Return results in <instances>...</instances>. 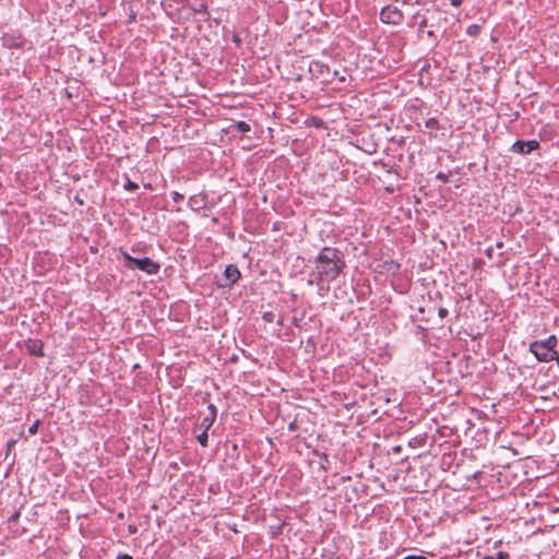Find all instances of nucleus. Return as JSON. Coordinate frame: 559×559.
<instances>
[{"label": "nucleus", "instance_id": "obj_27", "mask_svg": "<svg viewBox=\"0 0 559 559\" xmlns=\"http://www.w3.org/2000/svg\"><path fill=\"white\" fill-rule=\"evenodd\" d=\"M323 124L322 120L321 119H314V126L316 127H321Z\"/></svg>", "mask_w": 559, "mask_h": 559}, {"label": "nucleus", "instance_id": "obj_35", "mask_svg": "<svg viewBox=\"0 0 559 559\" xmlns=\"http://www.w3.org/2000/svg\"><path fill=\"white\" fill-rule=\"evenodd\" d=\"M202 9H204V5H201V8H199V12H202Z\"/></svg>", "mask_w": 559, "mask_h": 559}, {"label": "nucleus", "instance_id": "obj_26", "mask_svg": "<svg viewBox=\"0 0 559 559\" xmlns=\"http://www.w3.org/2000/svg\"><path fill=\"white\" fill-rule=\"evenodd\" d=\"M296 427H297L296 421H293V423H290V424L288 425V429H289L290 431H294V430L296 429Z\"/></svg>", "mask_w": 559, "mask_h": 559}, {"label": "nucleus", "instance_id": "obj_37", "mask_svg": "<svg viewBox=\"0 0 559 559\" xmlns=\"http://www.w3.org/2000/svg\"><path fill=\"white\" fill-rule=\"evenodd\" d=\"M202 9H204V5H201V8H199V12H202Z\"/></svg>", "mask_w": 559, "mask_h": 559}, {"label": "nucleus", "instance_id": "obj_13", "mask_svg": "<svg viewBox=\"0 0 559 559\" xmlns=\"http://www.w3.org/2000/svg\"><path fill=\"white\" fill-rule=\"evenodd\" d=\"M189 205L191 206V209L193 210H199L202 207V204L200 203L199 201V197L198 195H192L190 197L189 199Z\"/></svg>", "mask_w": 559, "mask_h": 559}, {"label": "nucleus", "instance_id": "obj_28", "mask_svg": "<svg viewBox=\"0 0 559 559\" xmlns=\"http://www.w3.org/2000/svg\"><path fill=\"white\" fill-rule=\"evenodd\" d=\"M264 319L267 321H272V313H265Z\"/></svg>", "mask_w": 559, "mask_h": 559}, {"label": "nucleus", "instance_id": "obj_18", "mask_svg": "<svg viewBox=\"0 0 559 559\" xmlns=\"http://www.w3.org/2000/svg\"><path fill=\"white\" fill-rule=\"evenodd\" d=\"M171 199H173L174 202L179 203V202L183 201L185 197H183V194H181V193H179L177 191H173L171 192Z\"/></svg>", "mask_w": 559, "mask_h": 559}, {"label": "nucleus", "instance_id": "obj_11", "mask_svg": "<svg viewBox=\"0 0 559 559\" xmlns=\"http://www.w3.org/2000/svg\"><path fill=\"white\" fill-rule=\"evenodd\" d=\"M540 342L550 347V349H556L558 345V338L556 335H550L546 340H540Z\"/></svg>", "mask_w": 559, "mask_h": 559}, {"label": "nucleus", "instance_id": "obj_21", "mask_svg": "<svg viewBox=\"0 0 559 559\" xmlns=\"http://www.w3.org/2000/svg\"><path fill=\"white\" fill-rule=\"evenodd\" d=\"M495 559H509V555L507 552L500 551L497 554Z\"/></svg>", "mask_w": 559, "mask_h": 559}, {"label": "nucleus", "instance_id": "obj_19", "mask_svg": "<svg viewBox=\"0 0 559 559\" xmlns=\"http://www.w3.org/2000/svg\"><path fill=\"white\" fill-rule=\"evenodd\" d=\"M38 425H39V423H38V421L34 423V424L28 428V432H29L31 435H35V433L37 432Z\"/></svg>", "mask_w": 559, "mask_h": 559}, {"label": "nucleus", "instance_id": "obj_24", "mask_svg": "<svg viewBox=\"0 0 559 559\" xmlns=\"http://www.w3.org/2000/svg\"><path fill=\"white\" fill-rule=\"evenodd\" d=\"M116 559H133V558L128 554H123V555H119Z\"/></svg>", "mask_w": 559, "mask_h": 559}, {"label": "nucleus", "instance_id": "obj_4", "mask_svg": "<svg viewBox=\"0 0 559 559\" xmlns=\"http://www.w3.org/2000/svg\"><path fill=\"white\" fill-rule=\"evenodd\" d=\"M404 15L396 7H384L380 12V20L386 24L397 25L402 23Z\"/></svg>", "mask_w": 559, "mask_h": 559}, {"label": "nucleus", "instance_id": "obj_16", "mask_svg": "<svg viewBox=\"0 0 559 559\" xmlns=\"http://www.w3.org/2000/svg\"><path fill=\"white\" fill-rule=\"evenodd\" d=\"M321 74H326V76H333V79L337 78L340 82H345L346 76L342 75L338 78L340 72H320Z\"/></svg>", "mask_w": 559, "mask_h": 559}, {"label": "nucleus", "instance_id": "obj_7", "mask_svg": "<svg viewBox=\"0 0 559 559\" xmlns=\"http://www.w3.org/2000/svg\"><path fill=\"white\" fill-rule=\"evenodd\" d=\"M224 276L227 281L225 286H231L240 278V271L235 264H229L225 269Z\"/></svg>", "mask_w": 559, "mask_h": 559}, {"label": "nucleus", "instance_id": "obj_14", "mask_svg": "<svg viewBox=\"0 0 559 559\" xmlns=\"http://www.w3.org/2000/svg\"><path fill=\"white\" fill-rule=\"evenodd\" d=\"M466 33L469 35V36H477L479 33H480V26L477 25V24H472L467 27V31Z\"/></svg>", "mask_w": 559, "mask_h": 559}, {"label": "nucleus", "instance_id": "obj_32", "mask_svg": "<svg viewBox=\"0 0 559 559\" xmlns=\"http://www.w3.org/2000/svg\"><path fill=\"white\" fill-rule=\"evenodd\" d=\"M234 40L239 44L240 39L237 36H234Z\"/></svg>", "mask_w": 559, "mask_h": 559}, {"label": "nucleus", "instance_id": "obj_3", "mask_svg": "<svg viewBox=\"0 0 559 559\" xmlns=\"http://www.w3.org/2000/svg\"><path fill=\"white\" fill-rule=\"evenodd\" d=\"M528 350H530V353H532L535 356V358L538 361H542V362L552 361L554 358H557V353H558L556 349H550V347L546 346L540 341L532 342L530 344Z\"/></svg>", "mask_w": 559, "mask_h": 559}, {"label": "nucleus", "instance_id": "obj_22", "mask_svg": "<svg viewBox=\"0 0 559 559\" xmlns=\"http://www.w3.org/2000/svg\"><path fill=\"white\" fill-rule=\"evenodd\" d=\"M486 255L489 259H492V257H493V248L492 247H489V248L486 249Z\"/></svg>", "mask_w": 559, "mask_h": 559}, {"label": "nucleus", "instance_id": "obj_5", "mask_svg": "<svg viewBox=\"0 0 559 559\" xmlns=\"http://www.w3.org/2000/svg\"><path fill=\"white\" fill-rule=\"evenodd\" d=\"M539 147V142L536 140L523 141L518 140L511 146V152L522 155H527Z\"/></svg>", "mask_w": 559, "mask_h": 559}, {"label": "nucleus", "instance_id": "obj_15", "mask_svg": "<svg viewBox=\"0 0 559 559\" xmlns=\"http://www.w3.org/2000/svg\"><path fill=\"white\" fill-rule=\"evenodd\" d=\"M197 439L202 447H206L209 440L207 431L203 429V431L197 437Z\"/></svg>", "mask_w": 559, "mask_h": 559}, {"label": "nucleus", "instance_id": "obj_12", "mask_svg": "<svg viewBox=\"0 0 559 559\" xmlns=\"http://www.w3.org/2000/svg\"><path fill=\"white\" fill-rule=\"evenodd\" d=\"M425 126L431 130H438L440 128L439 121L436 118H429L426 120Z\"/></svg>", "mask_w": 559, "mask_h": 559}, {"label": "nucleus", "instance_id": "obj_36", "mask_svg": "<svg viewBox=\"0 0 559 559\" xmlns=\"http://www.w3.org/2000/svg\"><path fill=\"white\" fill-rule=\"evenodd\" d=\"M202 9H204V5H201V8H199V12H202Z\"/></svg>", "mask_w": 559, "mask_h": 559}, {"label": "nucleus", "instance_id": "obj_29", "mask_svg": "<svg viewBox=\"0 0 559 559\" xmlns=\"http://www.w3.org/2000/svg\"><path fill=\"white\" fill-rule=\"evenodd\" d=\"M496 248H497V249H501V248H503V242H502V241H498V242L496 243Z\"/></svg>", "mask_w": 559, "mask_h": 559}, {"label": "nucleus", "instance_id": "obj_1", "mask_svg": "<svg viewBox=\"0 0 559 559\" xmlns=\"http://www.w3.org/2000/svg\"><path fill=\"white\" fill-rule=\"evenodd\" d=\"M317 285L335 281L345 267L343 253L331 247H324L314 259Z\"/></svg>", "mask_w": 559, "mask_h": 559}, {"label": "nucleus", "instance_id": "obj_2", "mask_svg": "<svg viewBox=\"0 0 559 559\" xmlns=\"http://www.w3.org/2000/svg\"><path fill=\"white\" fill-rule=\"evenodd\" d=\"M121 254L126 261L124 266L128 270H140L147 275H155L159 272V263L153 261L151 258H134L127 251H121Z\"/></svg>", "mask_w": 559, "mask_h": 559}, {"label": "nucleus", "instance_id": "obj_34", "mask_svg": "<svg viewBox=\"0 0 559 559\" xmlns=\"http://www.w3.org/2000/svg\"><path fill=\"white\" fill-rule=\"evenodd\" d=\"M132 252H138V249L135 247L131 248Z\"/></svg>", "mask_w": 559, "mask_h": 559}, {"label": "nucleus", "instance_id": "obj_8", "mask_svg": "<svg viewBox=\"0 0 559 559\" xmlns=\"http://www.w3.org/2000/svg\"><path fill=\"white\" fill-rule=\"evenodd\" d=\"M2 44L4 47L13 48V47H21L23 44V39L20 36L14 35H8L5 34L2 38Z\"/></svg>", "mask_w": 559, "mask_h": 559}, {"label": "nucleus", "instance_id": "obj_9", "mask_svg": "<svg viewBox=\"0 0 559 559\" xmlns=\"http://www.w3.org/2000/svg\"><path fill=\"white\" fill-rule=\"evenodd\" d=\"M229 131H237L239 133H248L251 131V127L249 123L245 121H237L229 126Z\"/></svg>", "mask_w": 559, "mask_h": 559}, {"label": "nucleus", "instance_id": "obj_25", "mask_svg": "<svg viewBox=\"0 0 559 559\" xmlns=\"http://www.w3.org/2000/svg\"><path fill=\"white\" fill-rule=\"evenodd\" d=\"M463 0H451V4L454 7H460L462 4Z\"/></svg>", "mask_w": 559, "mask_h": 559}, {"label": "nucleus", "instance_id": "obj_33", "mask_svg": "<svg viewBox=\"0 0 559 559\" xmlns=\"http://www.w3.org/2000/svg\"><path fill=\"white\" fill-rule=\"evenodd\" d=\"M483 559H495V557L486 556V557H484Z\"/></svg>", "mask_w": 559, "mask_h": 559}, {"label": "nucleus", "instance_id": "obj_30", "mask_svg": "<svg viewBox=\"0 0 559 559\" xmlns=\"http://www.w3.org/2000/svg\"><path fill=\"white\" fill-rule=\"evenodd\" d=\"M313 284H317V278L316 280L309 278L308 285H313Z\"/></svg>", "mask_w": 559, "mask_h": 559}, {"label": "nucleus", "instance_id": "obj_31", "mask_svg": "<svg viewBox=\"0 0 559 559\" xmlns=\"http://www.w3.org/2000/svg\"><path fill=\"white\" fill-rule=\"evenodd\" d=\"M437 177H438V178H440V179H442V180H444V179H445V176H444L443 174H441V173H440V174H438V176H437Z\"/></svg>", "mask_w": 559, "mask_h": 559}, {"label": "nucleus", "instance_id": "obj_20", "mask_svg": "<svg viewBox=\"0 0 559 559\" xmlns=\"http://www.w3.org/2000/svg\"><path fill=\"white\" fill-rule=\"evenodd\" d=\"M438 316L441 318V319H444L447 316H448V310L445 308H439L438 310Z\"/></svg>", "mask_w": 559, "mask_h": 559}, {"label": "nucleus", "instance_id": "obj_10", "mask_svg": "<svg viewBox=\"0 0 559 559\" xmlns=\"http://www.w3.org/2000/svg\"><path fill=\"white\" fill-rule=\"evenodd\" d=\"M43 346L44 345L40 341H33L32 344L28 346V350L31 355L41 357L44 356Z\"/></svg>", "mask_w": 559, "mask_h": 559}, {"label": "nucleus", "instance_id": "obj_38", "mask_svg": "<svg viewBox=\"0 0 559 559\" xmlns=\"http://www.w3.org/2000/svg\"><path fill=\"white\" fill-rule=\"evenodd\" d=\"M558 391H559V386H558Z\"/></svg>", "mask_w": 559, "mask_h": 559}, {"label": "nucleus", "instance_id": "obj_17", "mask_svg": "<svg viewBox=\"0 0 559 559\" xmlns=\"http://www.w3.org/2000/svg\"><path fill=\"white\" fill-rule=\"evenodd\" d=\"M139 188V186L131 181V180H127V182L124 183V189L128 190V191H134Z\"/></svg>", "mask_w": 559, "mask_h": 559}, {"label": "nucleus", "instance_id": "obj_23", "mask_svg": "<svg viewBox=\"0 0 559 559\" xmlns=\"http://www.w3.org/2000/svg\"><path fill=\"white\" fill-rule=\"evenodd\" d=\"M403 559H426V558L424 556L409 555V556L404 557Z\"/></svg>", "mask_w": 559, "mask_h": 559}, {"label": "nucleus", "instance_id": "obj_6", "mask_svg": "<svg viewBox=\"0 0 559 559\" xmlns=\"http://www.w3.org/2000/svg\"><path fill=\"white\" fill-rule=\"evenodd\" d=\"M207 411L209 414L202 418L200 424L201 428L204 429L205 431H209V429L213 426L217 416V409L213 404H210L207 406Z\"/></svg>", "mask_w": 559, "mask_h": 559}]
</instances>
